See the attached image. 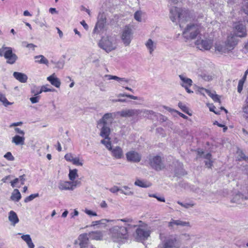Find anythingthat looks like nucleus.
<instances>
[{
  "mask_svg": "<svg viewBox=\"0 0 248 248\" xmlns=\"http://www.w3.org/2000/svg\"><path fill=\"white\" fill-rule=\"evenodd\" d=\"M170 18L173 22L178 21L180 27L182 28L183 24L190 21L191 17L190 12L188 10L173 7L170 10Z\"/></svg>",
  "mask_w": 248,
  "mask_h": 248,
  "instance_id": "1",
  "label": "nucleus"
},
{
  "mask_svg": "<svg viewBox=\"0 0 248 248\" xmlns=\"http://www.w3.org/2000/svg\"><path fill=\"white\" fill-rule=\"evenodd\" d=\"M244 82L242 81H239L238 87H237V91L239 93H241L244 85Z\"/></svg>",
  "mask_w": 248,
  "mask_h": 248,
  "instance_id": "59",
  "label": "nucleus"
},
{
  "mask_svg": "<svg viewBox=\"0 0 248 248\" xmlns=\"http://www.w3.org/2000/svg\"><path fill=\"white\" fill-rule=\"evenodd\" d=\"M106 17L103 14H99L98 21L93 29V32L98 33L104 29L106 24Z\"/></svg>",
  "mask_w": 248,
  "mask_h": 248,
  "instance_id": "13",
  "label": "nucleus"
},
{
  "mask_svg": "<svg viewBox=\"0 0 248 248\" xmlns=\"http://www.w3.org/2000/svg\"><path fill=\"white\" fill-rule=\"evenodd\" d=\"M141 111V112H143L144 116L149 119H152V116H155V112L151 110L144 109L143 111Z\"/></svg>",
  "mask_w": 248,
  "mask_h": 248,
  "instance_id": "37",
  "label": "nucleus"
},
{
  "mask_svg": "<svg viewBox=\"0 0 248 248\" xmlns=\"http://www.w3.org/2000/svg\"><path fill=\"white\" fill-rule=\"evenodd\" d=\"M235 31L234 35L236 37H245L247 36V31L246 27L242 24L237 25L235 27Z\"/></svg>",
  "mask_w": 248,
  "mask_h": 248,
  "instance_id": "16",
  "label": "nucleus"
},
{
  "mask_svg": "<svg viewBox=\"0 0 248 248\" xmlns=\"http://www.w3.org/2000/svg\"><path fill=\"white\" fill-rule=\"evenodd\" d=\"M236 36L233 34L228 37L226 45L229 50H232L237 44V40Z\"/></svg>",
  "mask_w": 248,
  "mask_h": 248,
  "instance_id": "18",
  "label": "nucleus"
},
{
  "mask_svg": "<svg viewBox=\"0 0 248 248\" xmlns=\"http://www.w3.org/2000/svg\"><path fill=\"white\" fill-rule=\"evenodd\" d=\"M174 225L190 227V223L188 221L171 219V220L169 222L168 226L169 227H172Z\"/></svg>",
  "mask_w": 248,
  "mask_h": 248,
  "instance_id": "22",
  "label": "nucleus"
},
{
  "mask_svg": "<svg viewBox=\"0 0 248 248\" xmlns=\"http://www.w3.org/2000/svg\"><path fill=\"white\" fill-rule=\"evenodd\" d=\"M0 101L2 103L3 105L5 107H7L8 105H11L14 103L13 102L8 101L5 96L1 93H0Z\"/></svg>",
  "mask_w": 248,
  "mask_h": 248,
  "instance_id": "36",
  "label": "nucleus"
},
{
  "mask_svg": "<svg viewBox=\"0 0 248 248\" xmlns=\"http://www.w3.org/2000/svg\"><path fill=\"white\" fill-rule=\"evenodd\" d=\"M141 113L140 109H125L122 110L117 113L123 117H131L134 116H138Z\"/></svg>",
  "mask_w": 248,
  "mask_h": 248,
  "instance_id": "14",
  "label": "nucleus"
},
{
  "mask_svg": "<svg viewBox=\"0 0 248 248\" xmlns=\"http://www.w3.org/2000/svg\"><path fill=\"white\" fill-rule=\"evenodd\" d=\"M8 219L11 222V224L15 226L19 222L18 217L15 212L11 211L9 213Z\"/></svg>",
  "mask_w": 248,
  "mask_h": 248,
  "instance_id": "25",
  "label": "nucleus"
},
{
  "mask_svg": "<svg viewBox=\"0 0 248 248\" xmlns=\"http://www.w3.org/2000/svg\"><path fill=\"white\" fill-rule=\"evenodd\" d=\"M180 238L184 241H189L191 239L190 235L188 233H183L180 235Z\"/></svg>",
  "mask_w": 248,
  "mask_h": 248,
  "instance_id": "46",
  "label": "nucleus"
},
{
  "mask_svg": "<svg viewBox=\"0 0 248 248\" xmlns=\"http://www.w3.org/2000/svg\"><path fill=\"white\" fill-rule=\"evenodd\" d=\"M110 236L114 242L125 243L129 238L126 229L123 226H114L109 229Z\"/></svg>",
  "mask_w": 248,
  "mask_h": 248,
  "instance_id": "3",
  "label": "nucleus"
},
{
  "mask_svg": "<svg viewBox=\"0 0 248 248\" xmlns=\"http://www.w3.org/2000/svg\"><path fill=\"white\" fill-rule=\"evenodd\" d=\"M121 221L125 222L124 226L123 227H125L126 229L128 234L131 231H133L136 227L141 226L140 223H142V221H139V224H136L133 220L130 218H125L124 219H120Z\"/></svg>",
  "mask_w": 248,
  "mask_h": 248,
  "instance_id": "9",
  "label": "nucleus"
},
{
  "mask_svg": "<svg viewBox=\"0 0 248 248\" xmlns=\"http://www.w3.org/2000/svg\"><path fill=\"white\" fill-rule=\"evenodd\" d=\"M21 237L24 241L26 242V243L28 242L31 239L29 234H23L21 236Z\"/></svg>",
  "mask_w": 248,
  "mask_h": 248,
  "instance_id": "58",
  "label": "nucleus"
},
{
  "mask_svg": "<svg viewBox=\"0 0 248 248\" xmlns=\"http://www.w3.org/2000/svg\"><path fill=\"white\" fill-rule=\"evenodd\" d=\"M38 196H39V194L38 193L31 194L29 196L27 197L24 199V202H30L31 201L33 200L34 198H35L36 197H38Z\"/></svg>",
  "mask_w": 248,
  "mask_h": 248,
  "instance_id": "43",
  "label": "nucleus"
},
{
  "mask_svg": "<svg viewBox=\"0 0 248 248\" xmlns=\"http://www.w3.org/2000/svg\"><path fill=\"white\" fill-rule=\"evenodd\" d=\"M247 200H248V197L244 196L240 193H238L232 197L231 201V202L235 203L237 204L246 205V201Z\"/></svg>",
  "mask_w": 248,
  "mask_h": 248,
  "instance_id": "15",
  "label": "nucleus"
},
{
  "mask_svg": "<svg viewBox=\"0 0 248 248\" xmlns=\"http://www.w3.org/2000/svg\"><path fill=\"white\" fill-rule=\"evenodd\" d=\"M133 31L129 25L125 26L123 29L121 38L125 46H128L130 45L133 38Z\"/></svg>",
  "mask_w": 248,
  "mask_h": 248,
  "instance_id": "7",
  "label": "nucleus"
},
{
  "mask_svg": "<svg viewBox=\"0 0 248 248\" xmlns=\"http://www.w3.org/2000/svg\"><path fill=\"white\" fill-rule=\"evenodd\" d=\"M51 62L54 64L56 65V67L59 69H62L64 64V61H59L56 62L52 61Z\"/></svg>",
  "mask_w": 248,
  "mask_h": 248,
  "instance_id": "49",
  "label": "nucleus"
},
{
  "mask_svg": "<svg viewBox=\"0 0 248 248\" xmlns=\"http://www.w3.org/2000/svg\"><path fill=\"white\" fill-rule=\"evenodd\" d=\"M112 113H107L104 115L103 117L99 120L100 124H108V120L112 119Z\"/></svg>",
  "mask_w": 248,
  "mask_h": 248,
  "instance_id": "32",
  "label": "nucleus"
},
{
  "mask_svg": "<svg viewBox=\"0 0 248 248\" xmlns=\"http://www.w3.org/2000/svg\"><path fill=\"white\" fill-rule=\"evenodd\" d=\"M84 212L90 216H97V214L95 212H93V211H92L90 210H89L88 209H85L84 210Z\"/></svg>",
  "mask_w": 248,
  "mask_h": 248,
  "instance_id": "57",
  "label": "nucleus"
},
{
  "mask_svg": "<svg viewBox=\"0 0 248 248\" xmlns=\"http://www.w3.org/2000/svg\"><path fill=\"white\" fill-rule=\"evenodd\" d=\"M110 151H111L112 155L116 159H121L124 156L122 149L119 146H116Z\"/></svg>",
  "mask_w": 248,
  "mask_h": 248,
  "instance_id": "19",
  "label": "nucleus"
},
{
  "mask_svg": "<svg viewBox=\"0 0 248 248\" xmlns=\"http://www.w3.org/2000/svg\"><path fill=\"white\" fill-rule=\"evenodd\" d=\"M47 80H48L50 83L57 88H59L61 85V81L57 77H55L54 74L52 75L47 78Z\"/></svg>",
  "mask_w": 248,
  "mask_h": 248,
  "instance_id": "27",
  "label": "nucleus"
},
{
  "mask_svg": "<svg viewBox=\"0 0 248 248\" xmlns=\"http://www.w3.org/2000/svg\"><path fill=\"white\" fill-rule=\"evenodd\" d=\"M216 50L222 53H226L231 51V50H229L228 49V47L225 44L224 46L222 45H217L216 46Z\"/></svg>",
  "mask_w": 248,
  "mask_h": 248,
  "instance_id": "33",
  "label": "nucleus"
},
{
  "mask_svg": "<svg viewBox=\"0 0 248 248\" xmlns=\"http://www.w3.org/2000/svg\"><path fill=\"white\" fill-rule=\"evenodd\" d=\"M9 47L6 46L5 45H3L2 47L0 48V56L1 57L3 56L4 53L7 50Z\"/></svg>",
  "mask_w": 248,
  "mask_h": 248,
  "instance_id": "60",
  "label": "nucleus"
},
{
  "mask_svg": "<svg viewBox=\"0 0 248 248\" xmlns=\"http://www.w3.org/2000/svg\"><path fill=\"white\" fill-rule=\"evenodd\" d=\"M72 162L74 165H75L77 166H82L83 165V163L82 162V161H80L78 157L74 158Z\"/></svg>",
  "mask_w": 248,
  "mask_h": 248,
  "instance_id": "50",
  "label": "nucleus"
},
{
  "mask_svg": "<svg viewBox=\"0 0 248 248\" xmlns=\"http://www.w3.org/2000/svg\"><path fill=\"white\" fill-rule=\"evenodd\" d=\"M40 96H35L34 97H32L30 98V100L32 104H35L38 103L40 100Z\"/></svg>",
  "mask_w": 248,
  "mask_h": 248,
  "instance_id": "55",
  "label": "nucleus"
},
{
  "mask_svg": "<svg viewBox=\"0 0 248 248\" xmlns=\"http://www.w3.org/2000/svg\"><path fill=\"white\" fill-rule=\"evenodd\" d=\"M78 176V170L76 169L69 170L68 177L71 181H74Z\"/></svg>",
  "mask_w": 248,
  "mask_h": 248,
  "instance_id": "35",
  "label": "nucleus"
},
{
  "mask_svg": "<svg viewBox=\"0 0 248 248\" xmlns=\"http://www.w3.org/2000/svg\"><path fill=\"white\" fill-rule=\"evenodd\" d=\"M34 59L36 60L35 62L40 64H45L46 65L48 64V61L42 55L35 56Z\"/></svg>",
  "mask_w": 248,
  "mask_h": 248,
  "instance_id": "30",
  "label": "nucleus"
},
{
  "mask_svg": "<svg viewBox=\"0 0 248 248\" xmlns=\"http://www.w3.org/2000/svg\"><path fill=\"white\" fill-rule=\"evenodd\" d=\"M239 156V160H244L246 161H248V157L246 156L245 154L243 153L242 152H240Z\"/></svg>",
  "mask_w": 248,
  "mask_h": 248,
  "instance_id": "63",
  "label": "nucleus"
},
{
  "mask_svg": "<svg viewBox=\"0 0 248 248\" xmlns=\"http://www.w3.org/2000/svg\"><path fill=\"white\" fill-rule=\"evenodd\" d=\"M14 77L21 83H26L28 79L27 76L24 73L15 72L13 73Z\"/></svg>",
  "mask_w": 248,
  "mask_h": 248,
  "instance_id": "23",
  "label": "nucleus"
},
{
  "mask_svg": "<svg viewBox=\"0 0 248 248\" xmlns=\"http://www.w3.org/2000/svg\"><path fill=\"white\" fill-rule=\"evenodd\" d=\"M7 50L4 53L3 56L7 60L6 62L10 64H14L18 59L17 56L13 53V49L9 47Z\"/></svg>",
  "mask_w": 248,
  "mask_h": 248,
  "instance_id": "10",
  "label": "nucleus"
},
{
  "mask_svg": "<svg viewBox=\"0 0 248 248\" xmlns=\"http://www.w3.org/2000/svg\"><path fill=\"white\" fill-rule=\"evenodd\" d=\"M201 27L198 24L190 23L187 24L183 31V35L187 40L194 39L200 34Z\"/></svg>",
  "mask_w": 248,
  "mask_h": 248,
  "instance_id": "4",
  "label": "nucleus"
},
{
  "mask_svg": "<svg viewBox=\"0 0 248 248\" xmlns=\"http://www.w3.org/2000/svg\"><path fill=\"white\" fill-rule=\"evenodd\" d=\"M178 107L181 108V109L185 113L187 114L188 115L191 116L192 114L189 111V108L183 103L180 102L178 103Z\"/></svg>",
  "mask_w": 248,
  "mask_h": 248,
  "instance_id": "38",
  "label": "nucleus"
},
{
  "mask_svg": "<svg viewBox=\"0 0 248 248\" xmlns=\"http://www.w3.org/2000/svg\"><path fill=\"white\" fill-rule=\"evenodd\" d=\"M243 111L244 113L248 114V99L246 100V105L243 108Z\"/></svg>",
  "mask_w": 248,
  "mask_h": 248,
  "instance_id": "64",
  "label": "nucleus"
},
{
  "mask_svg": "<svg viewBox=\"0 0 248 248\" xmlns=\"http://www.w3.org/2000/svg\"><path fill=\"white\" fill-rule=\"evenodd\" d=\"M199 91L204 94V92H205L209 96H210L212 98H213L214 96L216 94H214L212 93L211 92L207 89H204L203 88H201L199 89Z\"/></svg>",
  "mask_w": 248,
  "mask_h": 248,
  "instance_id": "42",
  "label": "nucleus"
},
{
  "mask_svg": "<svg viewBox=\"0 0 248 248\" xmlns=\"http://www.w3.org/2000/svg\"><path fill=\"white\" fill-rule=\"evenodd\" d=\"M145 45L150 54L153 53V51L156 47V43L154 42L151 39H149Z\"/></svg>",
  "mask_w": 248,
  "mask_h": 248,
  "instance_id": "26",
  "label": "nucleus"
},
{
  "mask_svg": "<svg viewBox=\"0 0 248 248\" xmlns=\"http://www.w3.org/2000/svg\"><path fill=\"white\" fill-rule=\"evenodd\" d=\"M88 235L90 239L93 240H101L103 237V234L100 231H94L89 232Z\"/></svg>",
  "mask_w": 248,
  "mask_h": 248,
  "instance_id": "28",
  "label": "nucleus"
},
{
  "mask_svg": "<svg viewBox=\"0 0 248 248\" xmlns=\"http://www.w3.org/2000/svg\"><path fill=\"white\" fill-rule=\"evenodd\" d=\"M21 198V194L17 189H15L12 193L11 199L12 201L18 202Z\"/></svg>",
  "mask_w": 248,
  "mask_h": 248,
  "instance_id": "31",
  "label": "nucleus"
},
{
  "mask_svg": "<svg viewBox=\"0 0 248 248\" xmlns=\"http://www.w3.org/2000/svg\"><path fill=\"white\" fill-rule=\"evenodd\" d=\"M31 93L33 94L34 96H36L42 93V91L41 89H39L38 87L34 86L31 90Z\"/></svg>",
  "mask_w": 248,
  "mask_h": 248,
  "instance_id": "41",
  "label": "nucleus"
},
{
  "mask_svg": "<svg viewBox=\"0 0 248 248\" xmlns=\"http://www.w3.org/2000/svg\"><path fill=\"white\" fill-rule=\"evenodd\" d=\"M121 193L126 196H130L134 194V192L130 190V188L128 186H123L121 188Z\"/></svg>",
  "mask_w": 248,
  "mask_h": 248,
  "instance_id": "34",
  "label": "nucleus"
},
{
  "mask_svg": "<svg viewBox=\"0 0 248 248\" xmlns=\"http://www.w3.org/2000/svg\"><path fill=\"white\" fill-rule=\"evenodd\" d=\"M89 239L88 233L81 234L75 242V244H78L80 248H86L92 246L89 243Z\"/></svg>",
  "mask_w": 248,
  "mask_h": 248,
  "instance_id": "12",
  "label": "nucleus"
},
{
  "mask_svg": "<svg viewBox=\"0 0 248 248\" xmlns=\"http://www.w3.org/2000/svg\"><path fill=\"white\" fill-rule=\"evenodd\" d=\"M134 184L136 186H139L140 187H147V186L142 181L140 180H137L135 182Z\"/></svg>",
  "mask_w": 248,
  "mask_h": 248,
  "instance_id": "52",
  "label": "nucleus"
},
{
  "mask_svg": "<svg viewBox=\"0 0 248 248\" xmlns=\"http://www.w3.org/2000/svg\"><path fill=\"white\" fill-rule=\"evenodd\" d=\"M58 188L61 190H73L70 181H60L58 184Z\"/></svg>",
  "mask_w": 248,
  "mask_h": 248,
  "instance_id": "21",
  "label": "nucleus"
},
{
  "mask_svg": "<svg viewBox=\"0 0 248 248\" xmlns=\"http://www.w3.org/2000/svg\"><path fill=\"white\" fill-rule=\"evenodd\" d=\"M126 156L128 161L134 162H139L141 160L139 154L135 151H130L126 153Z\"/></svg>",
  "mask_w": 248,
  "mask_h": 248,
  "instance_id": "17",
  "label": "nucleus"
},
{
  "mask_svg": "<svg viewBox=\"0 0 248 248\" xmlns=\"http://www.w3.org/2000/svg\"><path fill=\"white\" fill-rule=\"evenodd\" d=\"M71 186L73 187V190L75 189L77 186H80L81 185V182L79 180H77L76 181H72L71 182Z\"/></svg>",
  "mask_w": 248,
  "mask_h": 248,
  "instance_id": "53",
  "label": "nucleus"
},
{
  "mask_svg": "<svg viewBox=\"0 0 248 248\" xmlns=\"http://www.w3.org/2000/svg\"><path fill=\"white\" fill-rule=\"evenodd\" d=\"M110 133V128L108 126V124H103V126L100 130V136L105 139L110 140V139L109 137Z\"/></svg>",
  "mask_w": 248,
  "mask_h": 248,
  "instance_id": "20",
  "label": "nucleus"
},
{
  "mask_svg": "<svg viewBox=\"0 0 248 248\" xmlns=\"http://www.w3.org/2000/svg\"><path fill=\"white\" fill-rule=\"evenodd\" d=\"M212 41L207 39L204 40H197L195 42L197 48L200 50H208L210 49L212 46Z\"/></svg>",
  "mask_w": 248,
  "mask_h": 248,
  "instance_id": "11",
  "label": "nucleus"
},
{
  "mask_svg": "<svg viewBox=\"0 0 248 248\" xmlns=\"http://www.w3.org/2000/svg\"><path fill=\"white\" fill-rule=\"evenodd\" d=\"M25 138L23 136L16 135L12 138V142L16 145H23L24 144Z\"/></svg>",
  "mask_w": 248,
  "mask_h": 248,
  "instance_id": "29",
  "label": "nucleus"
},
{
  "mask_svg": "<svg viewBox=\"0 0 248 248\" xmlns=\"http://www.w3.org/2000/svg\"><path fill=\"white\" fill-rule=\"evenodd\" d=\"M114 80L117 81L118 82L122 84H123V82L128 83L129 81V79H128L125 78H119L116 76H115Z\"/></svg>",
  "mask_w": 248,
  "mask_h": 248,
  "instance_id": "45",
  "label": "nucleus"
},
{
  "mask_svg": "<svg viewBox=\"0 0 248 248\" xmlns=\"http://www.w3.org/2000/svg\"><path fill=\"white\" fill-rule=\"evenodd\" d=\"M149 162L151 168L156 171L161 170L165 168L162 158L159 155L150 156Z\"/></svg>",
  "mask_w": 248,
  "mask_h": 248,
  "instance_id": "6",
  "label": "nucleus"
},
{
  "mask_svg": "<svg viewBox=\"0 0 248 248\" xmlns=\"http://www.w3.org/2000/svg\"><path fill=\"white\" fill-rule=\"evenodd\" d=\"M242 9L245 14L248 15V1L245 3L242 7ZM247 22H248V20Z\"/></svg>",
  "mask_w": 248,
  "mask_h": 248,
  "instance_id": "61",
  "label": "nucleus"
},
{
  "mask_svg": "<svg viewBox=\"0 0 248 248\" xmlns=\"http://www.w3.org/2000/svg\"><path fill=\"white\" fill-rule=\"evenodd\" d=\"M214 125H217L218 126L220 127H223V132H225L227 129V127L225 125L218 123V122L216 121L214 124Z\"/></svg>",
  "mask_w": 248,
  "mask_h": 248,
  "instance_id": "62",
  "label": "nucleus"
},
{
  "mask_svg": "<svg viewBox=\"0 0 248 248\" xmlns=\"http://www.w3.org/2000/svg\"><path fill=\"white\" fill-rule=\"evenodd\" d=\"M99 46L108 53L116 48L115 43L108 37H103L99 42Z\"/></svg>",
  "mask_w": 248,
  "mask_h": 248,
  "instance_id": "5",
  "label": "nucleus"
},
{
  "mask_svg": "<svg viewBox=\"0 0 248 248\" xmlns=\"http://www.w3.org/2000/svg\"><path fill=\"white\" fill-rule=\"evenodd\" d=\"M142 13L140 11H136L134 14V18L139 22L141 21Z\"/></svg>",
  "mask_w": 248,
  "mask_h": 248,
  "instance_id": "47",
  "label": "nucleus"
},
{
  "mask_svg": "<svg viewBox=\"0 0 248 248\" xmlns=\"http://www.w3.org/2000/svg\"><path fill=\"white\" fill-rule=\"evenodd\" d=\"M201 76L202 78L206 81H210L212 80L213 78V76L212 75H208L206 74H203Z\"/></svg>",
  "mask_w": 248,
  "mask_h": 248,
  "instance_id": "51",
  "label": "nucleus"
},
{
  "mask_svg": "<svg viewBox=\"0 0 248 248\" xmlns=\"http://www.w3.org/2000/svg\"><path fill=\"white\" fill-rule=\"evenodd\" d=\"M4 157L9 161H14L15 160V157L10 152L6 153L4 155Z\"/></svg>",
  "mask_w": 248,
  "mask_h": 248,
  "instance_id": "48",
  "label": "nucleus"
},
{
  "mask_svg": "<svg viewBox=\"0 0 248 248\" xmlns=\"http://www.w3.org/2000/svg\"><path fill=\"white\" fill-rule=\"evenodd\" d=\"M159 237L161 243L158 245V248H181V242L176 234L166 237L163 233L160 232Z\"/></svg>",
  "mask_w": 248,
  "mask_h": 248,
  "instance_id": "2",
  "label": "nucleus"
},
{
  "mask_svg": "<svg viewBox=\"0 0 248 248\" xmlns=\"http://www.w3.org/2000/svg\"><path fill=\"white\" fill-rule=\"evenodd\" d=\"M179 78L181 79L180 85L183 87H186L187 86H191L192 84V80L183 75H179Z\"/></svg>",
  "mask_w": 248,
  "mask_h": 248,
  "instance_id": "24",
  "label": "nucleus"
},
{
  "mask_svg": "<svg viewBox=\"0 0 248 248\" xmlns=\"http://www.w3.org/2000/svg\"><path fill=\"white\" fill-rule=\"evenodd\" d=\"M74 158V157H73V155L71 153L67 154L64 156V158L66 160L71 162L73 161Z\"/></svg>",
  "mask_w": 248,
  "mask_h": 248,
  "instance_id": "54",
  "label": "nucleus"
},
{
  "mask_svg": "<svg viewBox=\"0 0 248 248\" xmlns=\"http://www.w3.org/2000/svg\"><path fill=\"white\" fill-rule=\"evenodd\" d=\"M109 191L113 193H116L118 191L121 192V188L118 187L117 186H113L109 189Z\"/></svg>",
  "mask_w": 248,
  "mask_h": 248,
  "instance_id": "56",
  "label": "nucleus"
},
{
  "mask_svg": "<svg viewBox=\"0 0 248 248\" xmlns=\"http://www.w3.org/2000/svg\"><path fill=\"white\" fill-rule=\"evenodd\" d=\"M150 231L141 229L138 227L136 229L135 237L137 241L146 240L150 236Z\"/></svg>",
  "mask_w": 248,
  "mask_h": 248,
  "instance_id": "8",
  "label": "nucleus"
},
{
  "mask_svg": "<svg viewBox=\"0 0 248 248\" xmlns=\"http://www.w3.org/2000/svg\"><path fill=\"white\" fill-rule=\"evenodd\" d=\"M101 143L104 144L108 150L110 151L112 149L111 143L110 140L104 139L101 140Z\"/></svg>",
  "mask_w": 248,
  "mask_h": 248,
  "instance_id": "39",
  "label": "nucleus"
},
{
  "mask_svg": "<svg viewBox=\"0 0 248 248\" xmlns=\"http://www.w3.org/2000/svg\"><path fill=\"white\" fill-rule=\"evenodd\" d=\"M177 203L182 206V207H184V208L186 209H188L191 207H193L195 205V203L191 202L188 203H183L180 201L177 202Z\"/></svg>",
  "mask_w": 248,
  "mask_h": 248,
  "instance_id": "40",
  "label": "nucleus"
},
{
  "mask_svg": "<svg viewBox=\"0 0 248 248\" xmlns=\"http://www.w3.org/2000/svg\"><path fill=\"white\" fill-rule=\"evenodd\" d=\"M127 97L133 100H138V97L136 96H134L133 95L128 94L126 93H120L117 95V97Z\"/></svg>",
  "mask_w": 248,
  "mask_h": 248,
  "instance_id": "44",
  "label": "nucleus"
}]
</instances>
